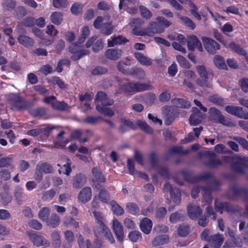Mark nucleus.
Segmentation results:
<instances>
[{"mask_svg": "<svg viewBox=\"0 0 248 248\" xmlns=\"http://www.w3.org/2000/svg\"><path fill=\"white\" fill-rule=\"evenodd\" d=\"M176 59L181 67L185 68H188L190 67V64L186 59L182 55H178L176 57Z\"/></svg>", "mask_w": 248, "mask_h": 248, "instance_id": "56", "label": "nucleus"}, {"mask_svg": "<svg viewBox=\"0 0 248 248\" xmlns=\"http://www.w3.org/2000/svg\"><path fill=\"white\" fill-rule=\"evenodd\" d=\"M93 214L95 218L96 223L98 225V229L106 225L104 223V218L102 213L96 211H93Z\"/></svg>", "mask_w": 248, "mask_h": 248, "instance_id": "32", "label": "nucleus"}, {"mask_svg": "<svg viewBox=\"0 0 248 248\" xmlns=\"http://www.w3.org/2000/svg\"><path fill=\"white\" fill-rule=\"evenodd\" d=\"M99 232L102 234L105 238L110 243H114L115 240L109 229L107 225L99 229Z\"/></svg>", "mask_w": 248, "mask_h": 248, "instance_id": "23", "label": "nucleus"}, {"mask_svg": "<svg viewBox=\"0 0 248 248\" xmlns=\"http://www.w3.org/2000/svg\"><path fill=\"white\" fill-rule=\"evenodd\" d=\"M139 11L141 16L146 19H150L152 16L151 12L145 6H140Z\"/></svg>", "mask_w": 248, "mask_h": 248, "instance_id": "53", "label": "nucleus"}, {"mask_svg": "<svg viewBox=\"0 0 248 248\" xmlns=\"http://www.w3.org/2000/svg\"><path fill=\"white\" fill-rule=\"evenodd\" d=\"M130 65V63L127 64L124 62L120 61L118 62L117 65V68L119 71L122 72L124 74H127L129 73V69L128 66Z\"/></svg>", "mask_w": 248, "mask_h": 248, "instance_id": "47", "label": "nucleus"}, {"mask_svg": "<svg viewBox=\"0 0 248 248\" xmlns=\"http://www.w3.org/2000/svg\"><path fill=\"white\" fill-rule=\"evenodd\" d=\"M184 219V215L178 212L172 213L170 217V221L172 223H176L179 221H183Z\"/></svg>", "mask_w": 248, "mask_h": 248, "instance_id": "42", "label": "nucleus"}, {"mask_svg": "<svg viewBox=\"0 0 248 248\" xmlns=\"http://www.w3.org/2000/svg\"><path fill=\"white\" fill-rule=\"evenodd\" d=\"M50 20L53 23L60 25L62 20V14L60 12H53L50 16Z\"/></svg>", "mask_w": 248, "mask_h": 248, "instance_id": "44", "label": "nucleus"}, {"mask_svg": "<svg viewBox=\"0 0 248 248\" xmlns=\"http://www.w3.org/2000/svg\"><path fill=\"white\" fill-rule=\"evenodd\" d=\"M92 173L95 179V180H97L99 182H105V179L100 170L98 168H93L92 169Z\"/></svg>", "mask_w": 248, "mask_h": 248, "instance_id": "48", "label": "nucleus"}, {"mask_svg": "<svg viewBox=\"0 0 248 248\" xmlns=\"http://www.w3.org/2000/svg\"><path fill=\"white\" fill-rule=\"evenodd\" d=\"M7 101L12 104V109L20 110L32 107L30 101H25L19 94L9 93L5 95Z\"/></svg>", "mask_w": 248, "mask_h": 248, "instance_id": "1", "label": "nucleus"}, {"mask_svg": "<svg viewBox=\"0 0 248 248\" xmlns=\"http://www.w3.org/2000/svg\"><path fill=\"white\" fill-rule=\"evenodd\" d=\"M163 113L165 115V123L170 125L177 116L178 113L176 109L172 107L164 106L163 107Z\"/></svg>", "mask_w": 248, "mask_h": 248, "instance_id": "7", "label": "nucleus"}, {"mask_svg": "<svg viewBox=\"0 0 248 248\" xmlns=\"http://www.w3.org/2000/svg\"><path fill=\"white\" fill-rule=\"evenodd\" d=\"M128 41L126 38L121 35H118L113 37L111 40L108 41V47H112L116 45L124 44Z\"/></svg>", "mask_w": 248, "mask_h": 248, "instance_id": "22", "label": "nucleus"}, {"mask_svg": "<svg viewBox=\"0 0 248 248\" xmlns=\"http://www.w3.org/2000/svg\"><path fill=\"white\" fill-rule=\"evenodd\" d=\"M89 51L86 49H83L80 50V52H77V53H73V55L71 57V59L72 60L74 61H76L77 60H78L81 58L83 57L84 56L88 54L89 53Z\"/></svg>", "mask_w": 248, "mask_h": 248, "instance_id": "59", "label": "nucleus"}, {"mask_svg": "<svg viewBox=\"0 0 248 248\" xmlns=\"http://www.w3.org/2000/svg\"><path fill=\"white\" fill-rule=\"evenodd\" d=\"M170 152L172 154H178L186 155L188 154L189 150H184L181 146H174L170 149Z\"/></svg>", "mask_w": 248, "mask_h": 248, "instance_id": "54", "label": "nucleus"}, {"mask_svg": "<svg viewBox=\"0 0 248 248\" xmlns=\"http://www.w3.org/2000/svg\"><path fill=\"white\" fill-rule=\"evenodd\" d=\"M37 169H38L41 172L45 173H50L53 171L52 166L46 162H44L40 165H37Z\"/></svg>", "mask_w": 248, "mask_h": 248, "instance_id": "43", "label": "nucleus"}, {"mask_svg": "<svg viewBox=\"0 0 248 248\" xmlns=\"http://www.w3.org/2000/svg\"><path fill=\"white\" fill-rule=\"evenodd\" d=\"M111 209L114 214L117 216H121L124 213V210L122 207L118 205L114 201L110 202Z\"/></svg>", "mask_w": 248, "mask_h": 248, "instance_id": "35", "label": "nucleus"}, {"mask_svg": "<svg viewBox=\"0 0 248 248\" xmlns=\"http://www.w3.org/2000/svg\"><path fill=\"white\" fill-rule=\"evenodd\" d=\"M223 160L225 162H230L232 160L234 161L232 163V169L233 171L237 173L244 174V167L248 163V158L241 157L237 155L233 156H223Z\"/></svg>", "mask_w": 248, "mask_h": 248, "instance_id": "2", "label": "nucleus"}, {"mask_svg": "<svg viewBox=\"0 0 248 248\" xmlns=\"http://www.w3.org/2000/svg\"><path fill=\"white\" fill-rule=\"evenodd\" d=\"M46 109L45 108H38L31 109L30 113L34 117H43L45 115Z\"/></svg>", "mask_w": 248, "mask_h": 248, "instance_id": "38", "label": "nucleus"}, {"mask_svg": "<svg viewBox=\"0 0 248 248\" xmlns=\"http://www.w3.org/2000/svg\"><path fill=\"white\" fill-rule=\"evenodd\" d=\"M120 89L125 93L134 92V82L124 83L120 86Z\"/></svg>", "mask_w": 248, "mask_h": 248, "instance_id": "46", "label": "nucleus"}, {"mask_svg": "<svg viewBox=\"0 0 248 248\" xmlns=\"http://www.w3.org/2000/svg\"><path fill=\"white\" fill-rule=\"evenodd\" d=\"M134 56L137 60L142 65L150 66L152 64V60L143 54L136 52L134 53Z\"/></svg>", "mask_w": 248, "mask_h": 248, "instance_id": "20", "label": "nucleus"}, {"mask_svg": "<svg viewBox=\"0 0 248 248\" xmlns=\"http://www.w3.org/2000/svg\"><path fill=\"white\" fill-rule=\"evenodd\" d=\"M16 17L20 19L22 18L27 14L26 10L23 6H18L15 10Z\"/></svg>", "mask_w": 248, "mask_h": 248, "instance_id": "60", "label": "nucleus"}, {"mask_svg": "<svg viewBox=\"0 0 248 248\" xmlns=\"http://www.w3.org/2000/svg\"><path fill=\"white\" fill-rule=\"evenodd\" d=\"M232 139L238 142L244 149L248 150V141L245 139L240 137L234 136L232 138Z\"/></svg>", "mask_w": 248, "mask_h": 248, "instance_id": "64", "label": "nucleus"}, {"mask_svg": "<svg viewBox=\"0 0 248 248\" xmlns=\"http://www.w3.org/2000/svg\"><path fill=\"white\" fill-rule=\"evenodd\" d=\"M129 73L132 76H136L139 79L144 78L145 76L144 70L140 68L133 69L130 71Z\"/></svg>", "mask_w": 248, "mask_h": 248, "instance_id": "45", "label": "nucleus"}, {"mask_svg": "<svg viewBox=\"0 0 248 248\" xmlns=\"http://www.w3.org/2000/svg\"><path fill=\"white\" fill-rule=\"evenodd\" d=\"M164 31V29L160 26L159 23L152 22L149 24L146 30L145 34L151 35L158 33H162Z\"/></svg>", "mask_w": 248, "mask_h": 248, "instance_id": "14", "label": "nucleus"}, {"mask_svg": "<svg viewBox=\"0 0 248 248\" xmlns=\"http://www.w3.org/2000/svg\"><path fill=\"white\" fill-rule=\"evenodd\" d=\"M198 40V38L194 35H191L189 36L186 43L187 44L188 48L190 51H193L194 50L195 46Z\"/></svg>", "mask_w": 248, "mask_h": 248, "instance_id": "41", "label": "nucleus"}, {"mask_svg": "<svg viewBox=\"0 0 248 248\" xmlns=\"http://www.w3.org/2000/svg\"><path fill=\"white\" fill-rule=\"evenodd\" d=\"M222 164V162L220 160L215 158H211L204 162L206 166L212 169H217Z\"/></svg>", "mask_w": 248, "mask_h": 248, "instance_id": "27", "label": "nucleus"}, {"mask_svg": "<svg viewBox=\"0 0 248 248\" xmlns=\"http://www.w3.org/2000/svg\"><path fill=\"white\" fill-rule=\"evenodd\" d=\"M108 72L107 68L102 66H98L92 70V74L93 75H99L105 74Z\"/></svg>", "mask_w": 248, "mask_h": 248, "instance_id": "58", "label": "nucleus"}, {"mask_svg": "<svg viewBox=\"0 0 248 248\" xmlns=\"http://www.w3.org/2000/svg\"><path fill=\"white\" fill-rule=\"evenodd\" d=\"M129 239L133 242H136L141 239V235L139 231H131L128 234Z\"/></svg>", "mask_w": 248, "mask_h": 248, "instance_id": "49", "label": "nucleus"}, {"mask_svg": "<svg viewBox=\"0 0 248 248\" xmlns=\"http://www.w3.org/2000/svg\"><path fill=\"white\" fill-rule=\"evenodd\" d=\"M202 192L204 200L206 202H209L211 200V190L208 187H202Z\"/></svg>", "mask_w": 248, "mask_h": 248, "instance_id": "63", "label": "nucleus"}, {"mask_svg": "<svg viewBox=\"0 0 248 248\" xmlns=\"http://www.w3.org/2000/svg\"><path fill=\"white\" fill-rule=\"evenodd\" d=\"M202 40L205 49L210 54H215L217 50L220 48V45L210 38L202 37Z\"/></svg>", "mask_w": 248, "mask_h": 248, "instance_id": "6", "label": "nucleus"}, {"mask_svg": "<svg viewBox=\"0 0 248 248\" xmlns=\"http://www.w3.org/2000/svg\"><path fill=\"white\" fill-rule=\"evenodd\" d=\"M224 241V237L222 234L219 233L211 235L208 241L210 246L214 248H219Z\"/></svg>", "mask_w": 248, "mask_h": 248, "instance_id": "17", "label": "nucleus"}, {"mask_svg": "<svg viewBox=\"0 0 248 248\" xmlns=\"http://www.w3.org/2000/svg\"><path fill=\"white\" fill-rule=\"evenodd\" d=\"M208 100L209 102L219 107H223L224 105L223 98L217 94L209 96Z\"/></svg>", "mask_w": 248, "mask_h": 248, "instance_id": "29", "label": "nucleus"}, {"mask_svg": "<svg viewBox=\"0 0 248 248\" xmlns=\"http://www.w3.org/2000/svg\"><path fill=\"white\" fill-rule=\"evenodd\" d=\"M112 229L117 240L122 242L124 236L123 227L117 219L112 221Z\"/></svg>", "mask_w": 248, "mask_h": 248, "instance_id": "12", "label": "nucleus"}, {"mask_svg": "<svg viewBox=\"0 0 248 248\" xmlns=\"http://www.w3.org/2000/svg\"><path fill=\"white\" fill-rule=\"evenodd\" d=\"M86 175L82 173L76 174L72 180V186L74 188L79 189L87 183Z\"/></svg>", "mask_w": 248, "mask_h": 248, "instance_id": "10", "label": "nucleus"}, {"mask_svg": "<svg viewBox=\"0 0 248 248\" xmlns=\"http://www.w3.org/2000/svg\"><path fill=\"white\" fill-rule=\"evenodd\" d=\"M98 29H100L102 33L108 35L112 32L114 26L110 23H105L101 24Z\"/></svg>", "mask_w": 248, "mask_h": 248, "instance_id": "28", "label": "nucleus"}, {"mask_svg": "<svg viewBox=\"0 0 248 248\" xmlns=\"http://www.w3.org/2000/svg\"><path fill=\"white\" fill-rule=\"evenodd\" d=\"M173 103H178L179 107L183 108H188L191 106L189 101L182 98H174L172 100Z\"/></svg>", "mask_w": 248, "mask_h": 248, "instance_id": "39", "label": "nucleus"}, {"mask_svg": "<svg viewBox=\"0 0 248 248\" xmlns=\"http://www.w3.org/2000/svg\"><path fill=\"white\" fill-rule=\"evenodd\" d=\"M123 51L117 48H109L106 50L105 56L107 59L111 61H116L122 56Z\"/></svg>", "mask_w": 248, "mask_h": 248, "instance_id": "15", "label": "nucleus"}, {"mask_svg": "<svg viewBox=\"0 0 248 248\" xmlns=\"http://www.w3.org/2000/svg\"><path fill=\"white\" fill-rule=\"evenodd\" d=\"M196 85L202 88H211L212 84L209 81L208 77H201L197 78L195 81Z\"/></svg>", "mask_w": 248, "mask_h": 248, "instance_id": "24", "label": "nucleus"}, {"mask_svg": "<svg viewBox=\"0 0 248 248\" xmlns=\"http://www.w3.org/2000/svg\"><path fill=\"white\" fill-rule=\"evenodd\" d=\"M51 105L54 109L60 111H64L69 107L68 104L64 101H56L52 102Z\"/></svg>", "mask_w": 248, "mask_h": 248, "instance_id": "34", "label": "nucleus"}, {"mask_svg": "<svg viewBox=\"0 0 248 248\" xmlns=\"http://www.w3.org/2000/svg\"><path fill=\"white\" fill-rule=\"evenodd\" d=\"M209 113L210 119L216 123H218L227 126H234L232 123L226 121L221 112L215 107H212L209 109Z\"/></svg>", "mask_w": 248, "mask_h": 248, "instance_id": "4", "label": "nucleus"}, {"mask_svg": "<svg viewBox=\"0 0 248 248\" xmlns=\"http://www.w3.org/2000/svg\"><path fill=\"white\" fill-rule=\"evenodd\" d=\"M95 108L98 112L105 116L112 117L114 114V111L110 108L101 106L99 104L96 105Z\"/></svg>", "mask_w": 248, "mask_h": 248, "instance_id": "31", "label": "nucleus"}, {"mask_svg": "<svg viewBox=\"0 0 248 248\" xmlns=\"http://www.w3.org/2000/svg\"><path fill=\"white\" fill-rule=\"evenodd\" d=\"M92 197V189L90 187L88 186L82 188L78 194V200L83 203H85L90 201Z\"/></svg>", "mask_w": 248, "mask_h": 248, "instance_id": "16", "label": "nucleus"}, {"mask_svg": "<svg viewBox=\"0 0 248 248\" xmlns=\"http://www.w3.org/2000/svg\"><path fill=\"white\" fill-rule=\"evenodd\" d=\"M178 234L181 237L186 236L189 232V227L186 225H181L177 230Z\"/></svg>", "mask_w": 248, "mask_h": 248, "instance_id": "51", "label": "nucleus"}, {"mask_svg": "<svg viewBox=\"0 0 248 248\" xmlns=\"http://www.w3.org/2000/svg\"><path fill=\"white\" fill-rule=\"evenodd\" d=\"M126 209L128 213L132 215H135L139 212V209L137 205L133 202L128 203Z\"/></svg>", "mask_w": 248, "mask_h": 248, "instance_id": "52", "label": "nucleus"}, {"mask_svg": "<svg viewBox=\"0 0 248 248\" xmlns=\"http://www.w3.org/2000/svg\"><path fill=\"white\" fill-rule=\"evenodd\" d=\"M98 198L102 202L106 203L108 202L109 196L108 192L104 189H101L100 191Z\"/></svg>", "mask_w": 248, "mask_h": 248, "instance_id": "57", "label": "nucleus"}, {"mask_svg": "<svg viewBox=\"0 0 248 248\" xmlns=\"http://www.w3.org/2000/svg\"><path fill=\"white\" fill-rule=\"evenodd\" d=\"M170 197L175 204H179L181 201V194L178 188L174 187V189L170 192Z\"/></svg>", "mask_w": 248, "mask_h": 248, "instance_id": "25", "label": "nucleus"}, {"mask_svg": "<svg viewBox=\"0 0 248 248\" xmlns=\"http://www.w3.org/2000/svg\"><path fill=\"white\" fill-rule=\"evenodd\" d=\"M197 73L201 77H208V72L204 65H198L196 66Z\"/></svg>", "mask_w": 248, "mask_h": 248, "instance_id": "61", "label": "nucleus"}, {"mask_svg": "<svg viewBox=\"0 0 248 248\" xmlns=\"http://www.w3.org/2000/svg\"><path fill=\"white\" fill-rule=\"evenodd\" d=\"M46 222L48 226L55 228L60 224V218L56 214H52Z\"/></svg>", "mask_w": 248, "mask_h": 248, "instance_id": "26", "label": "nucleus"}, {"mask_svg": "<svg viewBox=\"0 0 248 248\" xmlns=\"http://www.w3.org/2000/svg\"><path fill=\"white\" fill-rule=\"evenodd\" d=\"M138 125L141 129L144 130L148 133H151L153 132V129L144 121L138 120L136 121V125Z\"/></svg>", "mask_w": 248, "mask_h": 248, "instance_id": "50", "label": "nucleus"}, {"mask_svg": "<svg viewBox=\"0 0 248 248\" xmlns=\"http://www.w3.org/2000/svg\"><path fill=\"white\" fill-rule=\"evenodd\" d=\"M30 240L33 243V245L36 247L40 246L47 247L49 245V243L46 240H44L43 237L38 235L36 233H31L29 232H26Z\"/></svg>", "mask_w": 248, "mask_h": 248, "instance_id": "8", "label": "nucleus"}, {"mask_svg": "<svg viewBox=\"0 0 248 248\" xmlns=\"http://www.w3.org/2000/svg\"><path fill=\"white\" fill-rule=\"evenodd\" d=\"M213 62L216 66L218 68L225 69L227 68L225 60L219 55H216L213 59Z\"/></svg>", "mask_w": 248, "mask_h": 248, "instance_id": "36", "label": "nucleus"}, {"mask_svg": "<svg viewBox=\"0 0 248 248\" xmlns=\"http://www.w3.org/2000/svg\"><path fill=\"white\" fill-rule=\"evenodd\" d=\"M100 120H104V118L100 116H88L83 120V122L88 124L94 125Z\"/></svg>", "mask_w": 248, "mask_h": 248, "instance_id": "37", "label": "nucleus"}, {"mask_svg": "<svg viewBox=\"0 0 248 248\" xmlns=\"http://www.w3.org/2000/svg\"><path fill=\"white\" fill-rule=\"evenodd\" d=\"M134 92H143L152 89V86L146 83H134Z\"/></svg>", "mask_w": 248, "mask_h": 248, "instance_id": "33", "label": "nucleus"}, {"mask_svg": "<svg viewBox=\"0 0 248 248\" xmlns=\"http://www.w3.org/2000/svg\"><path fill=\"white\" fill-rule=\"evenodd\" d=\"M215 206L217 212L222 213L225 210L228 212H235L239 211L238 206L232 205L227 202H221L216 200L215 201Z\"/></svg>", "mask_w": 248, "mask_h": 248, "instance_id": "5", "label": "nucleus"}, {"mask_svg": "<svg viewBox=\"0 0 248 248\" xmlns=\"http://www.w3.org/2000/svg\"><path fill=\"white\" fill-rule=\"evenodd\" d=\"M225 110L229 114L234 115L240 118L247 119L246 113L244 112L243 108L238 106H227Z\"/></svg>", "mask_w": 248, "mask_h": 248, "instance_id": "9", "label": "nucleus"}, {"mask_svg": "<svg viewBox=\"0 0 248 248\" xmlns=\"http://www.w3.org/2000/svg\"><path fill=\"white\" fill-rule=\"evenodd\" d=\"M17 40L20 44L26 47H32L35 43L32 38L24 35H19L17 37Z\"/></svg>", "mask_w": 248, "mask_h": 248, "instance_id": "18", "label": "nucleus"}, {"mask_svg": "<svg viewBox=\"0 0 248 248\" xmlns=\"http://www.w3.org/2000/svg\"><path fill=\"white\" fill-rule=\"evenodd\" d=\"M171 97L170 92L168 90H165L161 93L158 96V100L161 102L168 101Z\"/></svg>", "mask_w": 248, "mask_h": 248, "instance_id": "62", "label": "nucleus"}, {"mask_svg": "<svg viewBox=\"0 0 248 248\" xmlns=\"http://www.w3.org/2000/svg\"><path fill=\"white\" fill-rule=\"evenodd\" d=\"M180 18L182 21L183 24L188 28L191 30H194L195 28V24L189 18L183 16L180 17Z\"/></svg>", "mask_w": 248, "mask_h": 248, "instance_id": "55", "label": "nucleus"}, {"mask_svg": "<svg viewBox=\"0 0 248 248\" xmlns=\"http://www.w3.org/2000/svg\"><path fill=\"white\" fill-rule=\"evenodd\" d=\"M188 217L192 219H197L202 214V211L199 206L190 204L187 207Z\"/></svg>", "mask_w": 248, "mask_h": 248, "instance_id": "13", "label": "nucleus"}, {"mask_svg": "<svg viewBox=\"0 0 248 248\" xmlns=\"http://www.w3.org/2000/svg\"><path fill=\"white\" fill-rule=\"evenodd\" d=\"M169 240V237L167 234H162L155 237L152 242L154 247L158 246L167 244Z\"/></svg>", "mask_w": 248, "mask_h": 248, "instance_id": "21", "label": "nucleus"}, {"mask_svg": "<svg viewBox=\"0 0 248 248\" xmlns=\"http://www.w3.org/2000/svg\"><path fill=\"white\" fill-rule=\"evenodd\" d=\"M16 5L15 0H3L2 2V7L3 11H11L14 10Z\"/></svg>", "mask_w": 248, "mask_h": 248, "instance_id": "30", "label": "nucleus"}, {"mask_svg": "<svg viewBox=\"0 0 248 248\" xmlns=\"http://www.w3.org/2000/svg\"><path fill=\"white\" fill-rule=\"evenodd\" d=\"M152 228V222L148 218H143L140 223V230L145 234H149Z\"/></svg>", "mask_w": 248, "mask_h": 248, "instance_id": "19", "label": "nucleus"}, {"mask_svg": "<svg viewBox=\"0 0 248 248\" xmlns=\"http://www.w3.org/2000/svg\"><path fill=\"white\" fill-rule=\"evenodd\" d=\"M229 199L237 200L242 199L247 203H248V189L242 187L232 186L228 193Z\"/></svg>", "mask_w": 248, "mask_h": 248, "instance_id": "3", "label": "nucleus"}, {"mask_svg": "<svg viewBox=\"0 0 248 248\" xmlns=\"http://www.w3.org/2000/svg\"><path fill=\"white\" fill-rule=\"evenodd\" d=\"M98 101L101 102L103 106H111L114 103V101L109 98L107 94L103 91L98 92L96 95L94 102L98 104Z\"/></svg>", "mask_w": 248, "mask_h": 248, "instance_id": "11", "label": "nucleus"}, {"mask_svg": "<svg viewBox=\"0 0 248 248\" xmlns=\"http://www.w3.org/2000/svg\"><path fill=\"white\" fill-rule=\"evenodd\" d=\"M50 213V210L48 207H45L42 208L38 213V217L44 221H46Z\"/></svg>", "mask_w": 248, "mask_h": 248, "instance_id": "40", "label": "nucleus"}]
</instances>
